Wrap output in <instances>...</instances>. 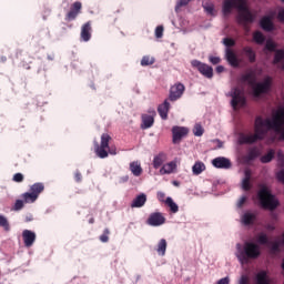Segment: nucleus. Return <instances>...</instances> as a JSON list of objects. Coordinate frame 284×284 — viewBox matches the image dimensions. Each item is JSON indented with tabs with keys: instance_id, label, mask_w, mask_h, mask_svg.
<instances>
[{
	"instance_id": "f257e3e1",
	"label": "nucleus",
	"mask_w": 284,
	"mask_h": 284,
	"mask_svg": "<svg viewBox=\"0 0 284 284\" xmlns=\"http://www.w3.org/2000/svg\"><path fill=\"white\" fill-rule=\"evenodd\" d=\"M284 109L277 111V114L273 116L272 120L268 118L263 119L257 116L254 124L253 134H242L240 136L241 145H252L257 141H263L267 136L270 130H274L276 134H280V140L284 141Z\"/></svg>"
},
{
	"instance_id": "f03ea898",
	"label": "nucleus",
	"mask_w": 284,
	"mask_h": 284,
	"mask_svg": "<svg viewBox=\"0 0 284 284\" xmlns=\"http://www.w3.org/2000/svg\"><path fill=\"white\" fill-rule=\"evenodd\" d=\"M237 258L242 265L250 263V261H256L261 256V246L253 242L244 243L243 248L241 244H237Z\"/></svg>"
},
{
	"instance_id": "7ed1b4c3",
	"label": "nucleus",
	"mask_w": 284,
	"mask_h": 284,
	"mask_svg": "<svg viewBox=\"0 0 284 284\" xmlns=\"http://www.w3.org/2000/svg\"><path fill=\"white\" fill-rule=\"evenodd\" d=\"M235 8L237 10L236 22L239 26L247 28L250 23L256 21V16L252 13L250 7H247V1L245 0H235Z\"/></svg>"
},
{
	"instance_id": "20e7f679",
	"label": "nucleus",
	"mask_w": 284,
	"mask_h": 284,
	"mask_svg": "<svg viewBox=\"0 0 284 284\" xmlns=\"http://www.w3.org/2000/svg\"><path fill=\"white\" fill-rule=\"evenodd\" d=\"M257 197L263 210L274 212V210H276V207L280 205L276 196H274L270 189H267L265 185L261 186L260 191L257 192Z\"/></svg>"
},
{
	"instance_id": "39448f33",
	"label": "nucleus",
	"mask_w": 284,
	"mask_h": 284,
	"mask_svg": "<svg viewBox=\"0 0 284 284\" xmlns=\"http://www.w3.org/2000/svg\"><path fill=\"white\" fill-rule=\"evenodd\" d=\"M112 136L108 133L101 135V142H94V152L99 159H108L110 154H116V149H110Z\"/></svg>"
},
{
	"instance_id": "423d86ee",
	"label": "nucleus",
	"mask_w": 284,
	"mask_h": 284,
	"mask_svg": "<svg viewBox=\"0 0 284 284\" xmlns=\"http://www.w3.org/2000/svg\"><path fill=\"white\" fill-rule=\"evenodd\" d=\"M272 77H266L264 78L263 82H255L252 88L253 90V97H255V99H258V97H261V94H267V92H270V90H272Z\"/></svg>"
},
{
	"instance_id": "0eeeda50",
	"label": "nucleus",
	"mask_w": 284,
	"mask_h": 284,
	"mask_svg": "<svg viewBox=\"0 0 284 284\" xmlns=\"http://www.w3.org/2000/svg\"><path fill=\"white\" fill-rule=\"evenodd\" d=\"M231 97H232L231 105H232L233 110H239V106L244 108L246 100H245V95H243V91H241V89L234 88L233 92L231 93Z\"/></svg>"
},
{
	"instance_id": "6e6552de",
	"label": "nucleus",
	"mask_w": 284,
	"mask_h": 284,
	"mask_svg": "<svg viewBox=\"0 0 284 284\" xmlns=\"http://www.w3.org/2000/svg\"><path fill=\"white\" fill-rule=\"evenodd\" d=\"M192 68H196V70L205 77L206 79H212L214 77V69L210 67L209 64H205L199 60H193L191 62Z\"/></svg>"
},
{
	"instance_id": "1a4fd4ad",
	"label": "nucleus",
	"mask_w": 284,
	"mask_h": 284,
	"mask_svg": "<svg viewBox=\"0 0 284 284\" xmlns=\"http://www.w3.org/2000/svg\"><path fill=\"white\" fill-rule=\"evenodd\" d=\"M156 116V111L154 109H149L148 113L141 115L142 123L141 130H150L154 125V119Z\"/></svg>"
},
{
	"instance_id": "9d476101",
	"label": "nucleus",
	"mask_w": 284,
	"mask_h": 284,
	"mask_svg": "<svg viewBox=\"0 0 284 284\" xmlns=\"http://www.w3.org/2000/svg\"><path fill=\"white\" fill-rule=\"evenodd\" d=\"M185 92V85L181 82L175 83L170 89L169 101H179Z\"/></svg>"
},
{
	"instance_id": "9b49d317",
	"label": "nucleus",
	"mask_w": 284,
	"mask_h": 284,
	"mask_svg": "<svg viewBox=\"0 0 284 284\" xmlns=\"http://www.w3.org/2000/svg\"><path fill=\"white\" fill-rule=\"evenodd\" d=\"M146 223L152 227H159L160 225L165 224V216L161 212L151 213Z\"/></svg>"
},
{
	"instance_id": "f8f14e48",
	"label": "nucleus",
	"mask_w": 284,
	"mask_h": 284,
	"mask_svg": "<svg viewBox=\"0 0 284 284\" xmlns=\"http://www.w3.org/2000/svg\"><path fill=\"white\" fill-rule=\"evenodd\" d=\"M190 130L185 126H173L172 128V134H173V143H181V140L183 136H187Z\"/></svg>"
},
{
	"instance_id": "ddd939ff",
	"label": "nucleus",
	"mask_w": 284,
	"mask_h": 284,
	"mask_svg": "<svg viewBox=\"0 0 284 284\" xmlns=\"http://www.w3.org/2000/svg\"><path fill=\"white\" fill-rule=\"evenodd\" d=\"M212 165L217 168V170H230L232 168V162L227 158H215L212 161Z\"/></svg>"
},
{
	"instance_id": "4468645a",
	"label": "nucleus",
	"mask_w": 284,
	"mask_h": 284,
	"mask_svg": "<svg viewBox=\"0 0 284 284\" xmlns=\"http://www.w3.org/2000/svg\"><path fill=\"white\" fill-rule=\"evenodd\" d=\"M22 239L26 247H32L34 245V241H37V233L24 230L22 232Z\"/></svg>"
},
{
	"instance_id": "2eb2a0df",
	"label": "nucleus",
	"mask_w": 284,
	"mask_h": 284,
	"mask_svg": "<svg viewBox=\"0 0 284 284\" xmlns=\"http://www.w3.org/2000/svg\"><path fill=\"white\" fill-rule=\"evenodd\" d=\"M81 8H83V4L79 1H75L72 6L70 11L67 13V20L68 21H74L77 17H79L81 12Z\"/></svg>"
},
{
	"instance_id": "dca6fc26",
	"label": "nucleus",
	"mask_w": 284,
	"mask_h": 284,
	"mask_svg": "<svg viewBox=\"0 0 284 284\" xmlns=\"http://www.w3.org/2000/svg\"><path fill=\"white\" fill-rule=\"evenodd\" d=\"M80 37L84 42L92 39V23L90 21L82 26Z\"/></svg>"
},
{
	"instance_id": "f3484780",
	"label": "nucleus",
	"mask_w": 284,
	"mask_h": 284,
	"mask_svg": "<svg viewBox=\"0 0 284 284\" xmlns=\"http://www.w3.org/2000/svg\"><path fill=\"white\" fill-rule=\"evenodd\" d=\"M158 113L162 121H168V114H170V101L164 100V102L158 106Z\"/></svg>"
},
{
	"instance_id": "a211bd4d",
	"label": "nucleus",
	"mask_w": 284,
	"mask_h": 284,
	"mask_svg": "<svg viewBox=\"0 0 284 284\" xmlns=\"http://www.w3.org/2000/svg\"><path fill=\"white\" fill-rule=\"evenodd\" d=\"M255 284H272L267 271L262 270L255 275Z\"/></svg>"
},
{
	"instance_id": "6ab92c4d",
	"label": "nucleus",
	"mask_w": 284,
	"mask_h": 284,
	"mask_svg": "<svg viewBox=\"0 0 284 284\" xmlns=\"http://www.w3.org/2000/svg\"><path fill=\"white\" fill-rule=\"evenodd\" d=\"M260 26L265 32H272V30H274V22H272L270 16H264L260 21Z\"/></svg>"
},
{
	"instance_id": "aec40b11",
	"label": "nucleus",
	"mask_w": 284,
	"mask_h": 284,
	"mask_svg": "<svg viewBox=\"0 0 284 284\" xmlns=\"http://www.w3.org/2000/svg\"><path fill=\"white\" fill-rule=\"evenodd\" d=\"M226 61L232 65V68H239L240 65L239 58L232 49H226Z\"/></svg>"
},
{
	"instance_id": "412c9836",
	"label": "nucleus",
	"mask_w": 284,
	"mask_h": 284,
	"mask_svg": "<svg viewBox=\"0 0 284 284\" xmlns=\"http://www.w3.org/2000/svg\"><path fill=\"white\" fill-rule=\"evenodd\" d=\"M242 83H248L253 87L256 83V72L248 71L247 73L241 75Z\"/></svg>"
},
{
	"instance_id": "4be33fe9",
	"label": "nucleus",
	"mask_w": 284,
	"mask_h": 284,
	"mask_svg": "<svg viewBox=\"0 0 284 284\" xmlns=\"http://www.w3.org/2000/svg\"><path fill=\"white\" fill-rule=\"evenodd\" d=\"M165 161H168V154L160 152L159 154H156L153 158V168L154 170H159V168H161V165H163V163H165Z\"/></svg>"
},
{
	"instance_id": "5701e85b",
	"label": "nucleus",
	"mask_w": 284,
	"mask_h": 284,
	"mask_svg": "<svg viewBox=\"0 0 284 284\" xmlns=\"http://www.w3.org/2000/svg\"><path fill=\"white\" fill-rule=\"evenodd\" d=\"M242 52L251 63H256V51L252 47H244Z\"/></svg>"
},
{
	"instance_id": "b1692460",
	"label": "nucleus",
	"mask_w": 284,
	"mask_h": 284,
	"mask_svg": "<svg viewBox=\"0 0 284 284\" xmlns=\"http://www.w3.org/2000/svg\"><path fill=\"white\" fill-rule=\"evenodd\" d=\"M173 172H176V163L174 161L164 164L160 169V174H173Z\"/></svg>"
},
{
	"instance_id": "393cba45",
	"label": "nucleus",
	"mask_w": 284,
	"mask_h": 284,
	"mask_svg": "<svg viewBox=\"0 0 284 284\" xmlns=\"http://www.w3.org/2000/svg\"><path fill=\"white\" fill-rule=\"evenodd\" d=\"M148 202V195L144 193L138 195L131 203V207H143Z\"/></svg>"
},
{
	"instance_id": "a878e982",
	"label": "nucleus",
	"mask_w": 284,
	"mask_h": 284,
	"mask_svg": "<svg viewBox=\"0 0 284 284\" xmlns=\"http://www.w3.org/2000/svg\"><path fill=\"white\" fill-rule=\"evenodd\" d=\"M245 178L242 181V187L245 192H250L252 190V184H250V181L252 179V171L246 170L244 172Z\"/></svg>"
},
{
	"instance_id": "bb28decb",
	"label": "nucleus",
	"mask_w": 284,
	"mask_h": 284,
	"mask_svg": "<svg viewBox=\"0 0 284 284\" xmlns=\"http://www.w3.org/2000/svg\"><path fill=\"white\" fill-rule=\"evenodd\" d=\"M45 190V185L41 182H37L30 186V192L33 193L36 197L39 199V195Z\"/></svg>"
},
{
	"instance_id": "cd10ccee",
	"label": "nucleus",
	"mask_w": 284,
	"mask_h": 284,
	"mask_svg": "<svg viewBox=\"0 0 284 284\" xmlns=\"http://www.w3.org/2000/svg\"><path fill=\"white\" fill-rule=\"evenodd\" d=\"M205 170H206L205 163H203L202 161H196L192 166V173L194 174V176H199V174H203Z\"/></svg>"
},
{
	"instance_id": "c85d7f7f",
	"label": "nucleus",
	"mask_w": 284,
	"mask_h": 284,
	"mask_svg": "<svg viewBox=\"0 0 284 284\" xmlns=\"http://www.w3.org/2000/svg\"><path fill=\"white\" fill-rule=\"evenodd\" d=\"M130 170L133 176H141V174H143V168H141V163L139 161L131 162Z\"/></svg>"
},
{
	"instance_id": "c756f323",
	"label": "nucleus",
	"mask_w": 284,
	"mask_h": 284,
	"mask_svg": "<svg viewBox=\"0 0 284 284\" xmlns=\"http://www.w3.org/2000/svg\"><path fill=\"white\" fill-rule=\"evenodd\" d=\"M236 0H224L223 12L224 14H231L232 8H235Z\"/></svg>"
},
{
	"instance_id": "7c9ffc66",
	"label": "nucleus",
	"mask_w": 284,
	"mask_h": 284,
	"mask_svg": "<svg viewBox=\"0 0 284 284\" xmlns=\"http://www.w3.org/2000/svg\"><path fill=\"white\" fill-rule=\"evenodd\" d=\"M254 221H256V214L247 212L242 216V222L244 225H252L254 224Z\"/></svg>"
},
{
	"instance_id": "2f4dec72",
	"label": "nucleus",
	"mask_w": 284,
	"mask_h": 284,
	"mask_svg": "<svg viewBox=\"0 0 284 284\" xmlns=\"http://www.w3.org/2000/svg\"><path fill=\"white\" fill-rule=\"evenodd\" d=\"M166 250H168V241H165V239L160 240L156 248L158 254L160 256H165Z\"/></svg>"
},
{
	"instance_id": "473e14b6",
	"label": "nucleus",
	"mask_w": 284,
	"mask_h": 284,
	"mask_svg": "<svg viewBox=\"0 0 284 284\" xmlns=\"http://www.w3.org/2000/svg\"><path fill=\"white\" fill-rule=\"evenodd\" d=\"M21 199L24 201V203H34L37 199H39L37 195H34L31 191L26 192L21 195Z\"/></svg>"
},
{
	"instance_id": "72a5a7b5",
	"label": "nucleus",
	"mask_w": 284,
	"mask_h": 284,
	"mask_svg": "<svg viewBox=\"0 0 284 284\" xmlns=\"http://www.w3.org/2000/svg\"><path fill=\"white\" fill-rule=\"evenodd\" d=\"M253 40L257 45H263L265 43V36L261 31H255L253 33Z\"/></svg>"
},
{
	"instance_id": "f704fd0d",
	"label": "nucleus",
	"mask_w": 284,
	"mask_h": 284,
	"mask_svg": "<svg viewBox=\"0 0 284 284\" xmlns=\"http://www.w3.org/2000/svg\"><path fill=\"white\" fill-rule=\"evenodd\" d=\"M274 154H276V152L273 149H270L267 154L260 159L261 163H271V161L274 160Z\"/></svg>"
},
{
	"instance_id": "c9c22d12",
	"label": "nucleus",
	"mask_w": 284,
	"mask_h": 284,
	"mask_svg": "<svg viewBox=\"0 0 284 284\" xmlns=\"http://www.w3.org/2000/svg\"><path fill=\"white\" fill-rule=\"evenodd\" d=\"M258 156H261V151H258L256 148H253L248 151L246 161H254L255 159H258Z\"/></svg>"
},
{
	"instance_id": "e433bc0d",
	"label": "nucleus",
	"mask_w": 284,
	"mask_h": 284,
	"mask_svg": "<svg viewBox=\"0 0 284 284\" xmlns=\"http://www.w3.org/2000/svg\"><path fill=\"white\" fill-rule=\"evenodd\" d=\"M165 203L173 214H176V212H179V205L174 202V200H172V197H166Z\"/></svg>"
},
{
	"instance_id": "4c0bfd02",
	"label": "nucleus",
	"mask_w": 284,
	"mask_h": 284,
	"mask_svg": "<svg viewBox=\"0 0 284 284\" xmlns=\"http://www.w3.org/2000/svg\"><path fill=\"white\" fill-rule=\"evenodd\" d=\"M256 241L260 245H268L270 244V237H267V234H265L264 232H261L257 234Z\"/></svg>"
},
{
	"instance_id": "58836bf2",
	"label": "nucleus",
	"mask_w": 284,
	"mask_h": 284,
	"mask_svg": "<svg viewBox=\"0 0 284 284\" xmlns=\"http://www.w3.org/2000/svg\"><path fill=\"white\" fill-rule=\"evenodd\" d=\"M0 227H2L4 232H10V222L6 215L0 214Z\"/></svg>"
},
{
	"instance_id": "ea45409f",
	"label": "nucleus",
	"mask_w": 284,
	"mask_h": 284,
	"mask_svg": "<svg viewBox=\"0 0 284 284\" xmlns=\"http://www.w3.org/2000/svg\"><path fill=\"white\" fill-rule=\"evenodd\" d=\"M283 59H284V50L283 49L275 50V55L273 60L274 65L278 64V62L283 61Z\"/></svg>"
},
{
	"instance_id": "a19ab883",
	"label": "nucleus",
	"mask_w": 284,
	"mask_h": 284,
	"mask_svg": "<svg viewBox=\"0 0 284 284\" xmlns=\"http://www.w3.org/2000/svg\"><path fill=\"white\" fill-rule=\"evenodd\" d=\"M205 130L203 129V125L196 123L193 128V134L194 136H203Z\"/></svg>"
},
{
	"instance_id": "79ce46f5",
	"label": "nucleus",
	"mask_w": 284,
	"mask_h": 284,
	"mask_svg": "<svg viewBox=\"0 0 284 284\" xmlns=\"http://www.w3.org/2000/svg\"><path fill=\"white\" fill-rule=\"evenodd\" d=\"M154 58L150 57V55H144L141 60V65L145 67V65H154Z\"/></svg>"
},
{
	"instance_id": "37998d69",
	"label": "nucleus",
	"mask_w": 284,
	"mask_h": 284,
	"mask_svg": "<svg viewBox=\"0 0 284 284\" xmlns=\"http://www.w3.org/2000/svg\"><path fill=\"white\" fill-rule=\"evenodd\" d=\"M101 243H108L110 241V229H104L102 235H100Z\"/></svg>"
},
{
	"instance_id": "c03bdc74",
	"label": "nucleus",
	"mask_w": 284,
	"mask_h": 284,
	"mask_svg": "<svg viewBox=\"0 0 284 284\" xmlns=\"http://www.w3.org/2000/svg\"><path fill=\"white\" fill-rule=\"evenodd\" d=\"M223 44L227 48V50H230V48H234V45H236V41H234L232 38H224Z\"/></svg>"
},
{
	"instance_id": "a18cd8bd",
	"label": "nucleus",
	"mask_w": 284,
	"mask_h": 284,
	"mask_svg": "<svg viewBox=\"0 0 284 284\" xmlns=\"http://www.w3.org/2000/svg\"><path fill=\"white\" fill-rule=\"evenodd\" d=\"M265 50H268V52H276V43L272 40H267L265 44Z\"/></svg>"
},
{
	"instance_id": "49530a36",
	"label": "nucleus",
	"mask_w": 284,
	"mask_h": 284,
	"mask_svg": "<svg viewBox=\"0 0 284 284\" xmlns=\"http://www.w3.org/2000/svg\"><path fill=\"white\" fill-rule=\"evenodd\" d=\"M24 203L26 202L23 200H17L16 203H14L13 210L16 212H19L20 210H23Z\"/></svg>"
},
{
	"instance_id": "de8ad7c7",
	"label": "nucleus",
	"mask_w": 284,
	"mask_h": 284,
	"mask_svg": "<svg viewBox=\"0 0 284 284\" xmlns=\"http://www.w3.org/2000/svg\"><path fill=\"white\" fill-rule=\"evenodd\" d=\"M163 26H158L155 28V37L156 39H162L163 38Z\"/></svg>"
},
{
	"instance_id": "09e8293b",
	"label": "nucleus",
	"mask_w": 284,
	"mask_h": 284,
	"mask_svg": "<svg viewBox=\"0 0 284 284\" xmlns=\"http://www.w3.org/2000/svg\"><path fill=\"white\" fill-rule=\"evenodd\" d=\"M23 179L24 178L21 173H16L12 180L14 181V183H23Z\"/></svg>"
},
{
	"instance_id": "8fccbe9b",
	"label": "nucleus",
	"mask_w": 284,
	"mask_h": 284,
	"mask_svg": "<svg viewBox=\"0 0 284 284\" xmlns=\"http://www.w3.org/2000/svg\"><path fill=\"white\" fill-rule=\"evenodd\" d=\"M209 61H210V63H212L213 65H219V63H221V58L211 55V57L209 58Z\"/></svg>"
},
{
	"instance_id": "3c124183",
	"label": "nucleus",
	"mask_w": 284,
	"mask_h": 284,
	"mask_svg": "<svg viewBox=\"0 0 284 284\" xmlns=\"http://www.w3.org/2000/svg\"><path fill=\"white\" fill-rule=\"evenodd\" d=\"M204 10L205 12H207V14H214V4H206L204 6Z\"/></svg>"
},
{
	"instance_id": "603ef678",
	"label": "nucleus",
	"mask_w": 284,
	"mask_h": 284,
	"mask_svg": "<svg viewBox=\"0 0 284 284\" xmlns=\"http://www.w3.org/2000/svg\"><path fill=\"white\" fill-rule=\"evenodd\" d=\"M190 1H192V0H178V3H176V9L178 8H183V7H185V6H187L189 3H190Z\"/></svg>"
},
{
	"instance_id": "864d4df0",
	"label": "nucleus",
	"mask_w": 284,
	"mask_h": 284,
	"mask_svg": "<svg viewBox=\"0 0 284 284\" xmlns=\"http://www.w3.org/2000/svg\"><path fill=\"white\" fill-rule=\"evenodd\" d=\"M74 180H75L77 183H81V181H83V175L81 174L80 171H77L74 173Z\"/></svg>"
},
{
	"instance_id": "5fc2aeb1",
	"label": "nucleus",
	"mask_w": 284,
	"mask_h": 284,
	"mask_svg": "<svg viewBox=\"0 0 284 284\" xmlns=\"http://www.w3.org/2000/svg\"><path fill=\"white\" fill-rule=\"evenodd\" d=\"M276 178L280 181V183L284 184V170L278 171Z\"/></svg>"
},
{
	"instance_id": "6e6d98bb",
	"label": "nucleus",
	"mask_w": 284,
	"mask_h": 284,
	"mask_svg": "<svg viewBox=\"0 0 284 284\" xmlns=\"http://www.w3.org/2000/svg\"><path fill=\"white\" fill-rule=\"evenodd\" d=\"M247 201V196H242L240 201L237 202V207H243L245 205V202Z\"/></svg>"
},
{
	"instance_id": "4d7b16f0",
	"label": "nucleus",
	"mask_w": 284,
	"mask_h": 284,
	"mask_svg": "<svg viewBox=\"0 0 284 284\" xmlns=\"http://www.w3.org/2000/svg\"><path fill=\"white\" fill-rule=\"evenodd\" d=\"M277 19L278 21H281L282 23H284V9H281L277 13Z\"/></svg>"
},
{
	"instance_id": "13d9d810",
	"label": "nucleus",
	"mask_w": 284,
	"mask_h": 284,
	"mask_svg": "<svg viewBox=\"0 0 284 284\" xmlns=\"http://www.w3.org/2000/svg\"><path fill=\"white\" fill-rule=\"evenodd\" d=\"M158 200L163 203L165 201V193L163 192H158Z\"/></svg>"
},
{
	"instance_id": "bf43d9fd",
	"label": "nucleus",
	"mask_w": 284,
	"mask_h": 284,
	"mask_svg": "<svg viewBox=\"0 0 284 284\" xmlns=\"http://www.w3.org/2000/svg\"><path fill=\"white\" fill-rule=\"evenodd\" d=\"M216 284H230V277H223Z\"/></svg>"
},
{
	"instance_id": "052dcab7",
	"label": "nucleus",
	"mask_w": 284,
	"mask_h": 284,
	"mask_svg": "<svg viewBox=\"0 0 284 284\" xmlns=\"http://www.w3.org/2000/svg\"><path fill=\"white\" fill-rule=\"evenodd\" d=\"M247 283H250V280L247 278V276L242 275L240 280V284H247Z\"/></svg>"
},
{
	"instance_id": "680f3d73",
	"label": "nucleus",
	"mask_w": 284,
	"mask_h": 284,
	"mask_svg": "<svg viewBox=\"0 0 284 284\" xmlns=\"http://www.w3.org/2000/svg\"><path fill=\"white\" fill-rule=\"evenodd\" d=\"M224 71H225V67H223V65H217L215 69V72H217V74H221Z\"/></svg>"
},
{
	"instance_id": "e2e57ef3",
	"label": "nucleus",
	"mask_w": 284,
	"mask_h": 284,
	"mask_svg": "<svg viewBox=\"0 0 284 284\" xmlns=\"http://www.w3.org/2000/svg\"><path fill=\"white\" fill-rule=\"evenodd\" d=\"M272 250L274 252H278V243H274L273 246H272Z\"/></svg>"
},
{
	"instance_id": "0e129e2a",
	"label": "nucleus",
	"mask_w": 284,
	"mask_h": 284,
	"mask_svg": "<svg viewBox=\"0 0 284 284\" xmlns=\"http://www.w3.org/2000/svg\"><path fill=\"white\" fill-rule=\"evenodd\" d=\"M21 67L24 69V70H30V64L28 63H21Z\"/></svg>"
},
{
	"instance_id": "69168bd1",
	"label": "nucleus",
	"mask_w": 284,
	"mask_h": 284,
	"mask_svg": "<svg viewBox=\"0 0 284 284\" xmlns=\"http://www.w3.org/2000/svg\"><path fill=\"white\" fill-rule=\"evenodd\" d=\"M266 230H270L271 232H274L275 227L272 224H267Z\"/></svg>"
},
{
	"instance_id": "338daca9",
	"label": "nucleus",
	"mask_w": 284,
	"mask_h": 284,
	"mask_svg": "<svg viewBox=\"0 0 284 284\" xmlns=\"http://www.w3.org/2000/svg\"><path fill=\"white\" fill-rule=\"evenodd\" d=\"M215 143H217V148H223V142L221 140H215Z\"/></svg>"
},
{
	"instance_id": "774afa93",
	"label": "nucleus",
	"mask_w": 284,
	"mask_h": 284,
	"mask_svg": "<svg viewBox=\"0 0 284 284\" xmlns=\"http://www.w3.org/2000/svg\"><path fill=\"white\" fill-rule=\"evenodd\" d=\"M278 159H280V161H282V164L284 165V156L281 155V153H278Z\"/></svg>"
}]
</instances>
